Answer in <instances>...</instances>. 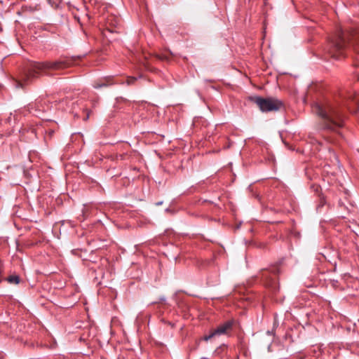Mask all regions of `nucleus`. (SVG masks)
Returning a JSON list of instances; mask_svg holds the SVG:
<instances>
[{"label": "nucleus", "mask_w": 359, "mask_h": 359, "mask_svg": "<svg viewBox=\"0 0 359 359\" xmlns=\"http://www.w3.org/2000/svg\"><path fill=\"white\" fill-rule=\"evenodd\" d=\"M72 64V60L69 59L41 62H31L26 65L20 80L16 81V87H23L39 77L41 74L48 75L51 72L66 69Z\"/></svg>", "instance_id": "1"}, {"label": "nucleus", "mask_w": 359, "mask_h": 359, "mask_svg": "<svg viewBox=\"0 0 359 359\" xmlns=\"http://www.w3.org/2000/svg\"><path fill=\"white\" fill-rule=\"evenodd\" d=\"M348 47L359 53V29L344 32L339 29L336 35L328 42L326 51L330 57L339 59L344 56Z\"/></svg>", "instance_id": "2"}, {"label": "nucleus", "mask_w": 359, "mask_h": 359, "mask_svg": "<svg viewBox=\"0 0 359 359\" xmlns=\"http://www.w3.org/2000/svg\"><path fill=\"white\" fill-rule=\"evenodd\" d=\"M313 111L322 118L325 128L334 130L344 126V113L341 107L336 104L316 103L312 107Z\"/></svg>", "instance_id": "3"}, {"label": "nucleus", "mask_w": 359, "mask_h": 359, "mask_svg": "<svg viewBox=\"0 0 359 359\" xmlns=\"http://www.w3.org/2000/svg\"><path fill=\"white\" fill-rule=\"evenodd\" d=\"M249 100L255 103L262 112L267 113L271 111H277L284 107L283 102L273 97H262L260 96H251Z\"/></svg>", "instance_id": "4"}, {"label": "nucleus", "mask_w": 359, "mask_h": 359, "mask_svg": "<svg viewBox=\"0 0 359 359\" xmlns=\"http://www.w3.org/2000/svg\"><path fill=\"white\" fill-rule=\"evenodd\" d=\"M279 269L277 266H273L270 270H264L262 271V278L266 287H271L274 291L276 290V278Z\"/></svg>", "instance_id": "5"}, {"label": "nucleus", "mask_w": 359, "mask_h": 359, "mask_svg": "<svg viewBox=\"0 0 359 359\" xmlns=\"http://www.w3.org/2000/svg\"><path fill=\"white\" fill-rule=\"evenodd\" d=\"M232 323L226 321L224 324L219 325L216 329L210 332L208 334L205 335L203 339L205 341L213 339L215 337L226 334L232 329Z\"/></svg>", "instance_id": "6"}, {"label": "nucleus", "mask_w": 359, "mask_h": 359, "mask_svg": "<svg viewBox=\"0 0 359 359\" xmlns=\"http://www.w3.org/2000/svg\"><path fill=\"white\" fill-rule=\"evenodd\" d=\"M115 83H116L113 81V77L107 76L101 80L95 81V83L93 84V88H100L102 87H107L109 86H111Z\"/></svg>", "instance_id": "7"}, {"label": "nucleus", "mask_w": 359, "mask_h": 359, "mask_svg": "<svg viewBox=\"0 0 359 359\" xmlns=\"http://www.w3.org/2000/svg\"><path fill=\"white\" fill-rule=\"evenodd\" d=\"M7 280L11 284H18L20 283V278L18 276H10L8 277Z\"/></svg>", "instance_id": "8"}, {"label": "nucleus", "mask_w": 359, "mask_h": 359, "mask_svg": "<svg viewBox=\"0 0 359 359\" xmlns=\"http://www.w3.org/2000/svg\"><path fill=\"white\" fill-rule=\"evenodd\" d=\"M137 77H134V76H129L128 77L126 83L128 86H130V85H132L136 81H137Z\"/></svg>", "instance_id": "9"}, {"label": "nucleus", "mask_w": 359, "mask_h": 359, "mask_svg": "<svg viewBox=\"0 0 359 359\" xmlns=\"http://www.w3.org/2000/svg\"><path fill=\"white\" fill-rule=\"evenodd\" d=\"M126 154H119L116 156V160H124L126 158Z\"/></svg>", "instance_id": "10"}, {"label": "nucleus", "mask_w": 359, "mask_h": 359, "mask_svg": "<svg viewBox=\"0 0 359 359\" xmlns=\"http://www.w3.org/2000/svg\"><path fill=\"white\" fill-rule=\"evenodd\" d=\"M36 106L37 107V109H36V111H45V108L44 107H42V109H39V102H36Z\"/></svg>", "instance_id": "11"}, {"label": "nucleus", "mask_w": 359, "mask_h": 359, "mask_svg": "<svg viewBox=\"0 0 359 359\" xmlns=\"http://www.w3.org/2000/svg\"><path fill=\"white\" fill-rule=\"evenodd\" d=\"M348 100H352L355 101V102H358V100H355V97H354L353 95H350L348 96Z\"/></svg>", "instance_id": "12"}]
</instances>
